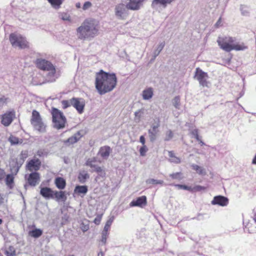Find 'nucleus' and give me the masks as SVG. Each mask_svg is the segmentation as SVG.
I'll return each mask as SVG.
<instances>
[{
	"mask_svg": "<svg viewBox=\"0 0 256 256\" xmlns=\"http://www.w3.org/2000/svg\"><path fill=\"white\" fill-rule=\"evenodd\" d=\"M146 1V0H129L127 6L130 10H138L143 6Z\"/></svg>",
	"mask_w": 256,
	"mask_h": 256,
	"instance_id": "dca6fc26",
	"label": "nucleus"
},
{
	"mask_svg": "<svg viewBox=\"0 0 256 256\" xmlns=\"http://www.w3.org/2000/svg\"><path fill=\"white\" fill-rule=\"evenodd\" d=\"M37 156H38L40 157L43 156L44 154V150H38L36 152Z\"/></svg>",
	"mask_w": 256,
	"mask_h": 256,
	"instance_id": "680f3d73",
	"label": "nucleus"
},
{
	"mask_svg": "<svg viewBox=\"0 0 256 256\" xmlns=\"http://www.w3.org/2000/svg\"><path fill=\"white\" fill-rule=\"evenodd\" d=\"M174 0H152L151 7L152 9L158 10V8H166L168 5L171 4Z\"/></svg>",
	"mask_w": 256,
	"mask_h": 256,
	"instance_id": "4468645a",
	"label": "nucleus"
},
{
	"mask_svg": "<svg viewBox=\"0 0 256 256\" xmlns=\"http://www.w3.org/2000/svg\"><path fill=\"white\" fill-rule=\"evenodd\" d=\"M25 180L28 184V186L34 187L36 186L40 181V174L38 172H31L29 174H26L24 176Z\"/></svg>",
	"mask_w": 256,
	"mask_h": 256,
	"instance_id": "9d476101",
	"label": "nucleus"
},
{
	"mask_svg": "<svg viewBox=\"0 0 256 256\" xmlns=\"http://www.w3.org/2000/svg\"><path fill=\"white\" fill-rule=\"evenodd\" d=\"M94 170H91V172H97L98 176L102 178H104L106 176V172L100 166H99L98 165L95 164L93 167Z\"/></svg>",
	"mask_w": 256,
	"mask_h": 256,
	"instance_id": "7c9ffc66",
	"label": "nucleus"
},
{
	"mask_svg": "<svg viewBox=\"0 0 256 256\" xmlns=\"http://www.w3.org/2000/svg\"><path fill=\"white\" fill-rule=\"evenodd\" d=\"M192 168L194 170L196 171L197 172L199 169H200L201 167L196 164H193L192 165Z\"/></svg>",
	"mask_w": 256,
	"mask_h": 256,
	"instance_id": "e2e57ef3",
	"label": "nucleus"
},
{
	"mask_svg": "<svg viewBox=\"0 0 256 256\" xmlns=\"http://www.w3.org/2000/svg\"><path fill=\"white\" fill-rule=\"evenodd\" d=\"M160 124L159 122L156 124H152L151 128L148 130V136L151 142H154L159 135L158 128Z\"/></svg>",
	"mask_w": 256,
	"mask_h": 256,
	"instance_id": "2eb2a0df",
	"label": "nucleus"
},
{
	"mask_svg": "<svg viewBox=\"0 0 256 256\" xmlns=\"http://www.w3.org/2000/svg\"><path fill=\"white\" fill-rule=\"evenodd\" d=\"M6 185L10 189H12L14 186V176L13 174H8L5 178Z\"/></svg>",
	"mask_w": 256,
	"mask_h": 256,
	"instance_id": "393cba45",
	"label": "nucleus"
},
{
	"mask_svg": "<svg viewBox=\"0 0 256 256\" xmlns=\"http://www.w3.org/2000/svg\"><path fill=\"white\" fill-rule=\"evenodd\" d=\"M190 134L196 138V139L198 141L200 139L198 134V130L194 129L191 131Z\"/></svg>",
	"mask_w": 256,
	"mask_h": 256,
	"instance_id": "37998d69",
	"label": "nucleus"
},
{
	"mask_svg": "<svg viewBox=\"0 0 256 256\" xmlns=\"http://www.w3.org/2000/svg\"><path fill=\"white\" fill-rule=\"evenodd\" d=\"M236 38L233 37H218L217 42L220 48L226 52H230L232 50H244L248 48V46L244 43L234 44Z\"/></svg>",
	"mask_w": 256,
	"mask_h": 256,
	"instance_id": "7ed1b4c3",
	"label": "nucleus"
},
{
	"mask_svg": "<svg viewBox=\"0 0 256 256\" xmlns=\"http://www.w3.org/2000/svg\"><path fill=\"white\" fill-rule=\"evenodd\" d=\"M140 142L143 144H144L145 143V138L144 136H141L140 138Z\"/></svg>",
	"mask_w": 256,
	"mask_h": 256,
	"instance_id": "0e129e2a",
	"label": "nucleus"
},
{
	"mask_svg": "<svg viewBox=\"0 0 256 256\" xmlns=\"http://www.w3.org/2000/svg\"><path fill=\"white\" fill-rule=\"evenodd\" d=\"M148 148H146V146L145 145H144L142 147L140 148V156H144Z\"/></svg>",
	"mask_w": 256,
	"mask_h": 256,
	"instance_id": "a18cd8bd",
	"label": "nucleus"
},
{
	"mask_svg": "<svg viewBox=\"0 0 256 256\" xmlns=\"http://www.w3.org/2000/svg\"><path fill=\"white\" fill-rule=\"evenodd\" d=\"M174 186L178 188V189H183L187 190H192V188L190 186H188L186 185L176 184Z\"/></svg>",
	"mask_w": 256,
	"mask_h": 256,
	"instance_id": "58836bf2",
	"label": "nucleus"
},
{
	"mask_svg": "<svg viewBox=\"0 0 256 256\" xmlns=\"http://www.w3.org/2000/svg\"><path fill=\"white\" fill-rule=\"evenodd\" d=\"M8 98L0 94V108L6 104Z\"/></svg>",
	"mask_w": 256,
	"mask_h": 256,
	"instance_id": "ea45409f",
	"label": "nucleus"
},
{
	"mask_svg": "<svg viewBox=\"0 0 256 256\" xmlns=\"http://www.w3.org/2000/svg\"><path fill=\"white\" fill-rule=\"evenodd\" d=\"M6 176V172L3 169L0 168V180H2Z\"/></svg>",
	"mask_w": 256,
	"mask_h": 256,
	"instance_id": "bf43d9fd",
	"label": "nucleus"
},
{
	"mask_svg": "<svg viewBox=\"0 0 256 256\" xmlns=\"http://www.w3.org/2000/svg\"><path fill=\"white\" fill-rule=\"evenodd\" d=\"M89 228V225L88 224H84V222L81 223V230L83 232L87 231Z\"/></svg>",
	"mask_w": 256,
	"mask_h": 256,
	"instance_id": "603ef678",
	"label": "nucleus"
},
{
	"mask_svg": "<svg viewBox=\"0 0 256 256\" xmlns=\"http://www.w3.org/2000/svg\"><path fill=\"white\" fill-rule=\"evenodd\" d=\"M58 18L63 20L70 21V16L66 12L58 13Z\"/></svg>",
	"mask_w": 256,
	"mask_h": 256,
	"instance_id": "f704fd0d",
	"label": "nucleus"
},
{
	"mask_svg": "<svg viewBox=\"0 0 256 256\" xmlns=\"http://www.w3.org/2000/svg\"><path fill=\"white\" fill-rule=\"evenodd\" d=\"M34 64L36 67L42 70L50 71V74L54 76L56 73V69L54 66L50 61L46 59L39 58H37Z\"/></svg>",
	"mask_w": 256,
	"mask_h": 256,
	"instance_id": "0eeeda50",
	"label": "nucleus"
},
{
	"mask_svg": "<svg viewBox=\"0 0 256 256\" xmlns=\"http://www.w3.org/2000/svg\"><path fill=\"white\" fill-rule=\"evenodd\" d=\"M172 103L176 108L180 109V96H175L172 100Z\"/></svg>",
	"mask_w": 256,
	"mask_h": 256,
	"instance_id": "473e14b6",
	"label": "nucleus"
},
{
	"mask_svg": "<svg viewBox=\"0 0 256 256\" xmlns=\"http://www.w3.org/2000/svg\"><path fill=\"white\" fill-rule=\"evenodd\" d=\"M86 166H89L92 168H93V167L95 165L94 164V161H92V160H91V159H88L86 161Z\"/></svg>",
	"mask_w": 256,
	"mask_h": 256,
	"instance_id": "6e6d98bb",
	"label": "nucleus"
},
{
	"mask_svg": "<svg viewBox=\"0 0 256 256\" xmlns=\"http://www.w3.org/2000/svg\"><path fill=\"white\" fill-rule=\"evenodd\" d=\"M15 116V112L9 111L1 116V123L5 126H9L14 120Z\"/></svg>",
	"mask_w": 256,
	"mask_h": 256,
	"instance_id": "ddd939ff",
	"label": "nucleus"
},
{
	"mask_svg": "<svg viewBox=\"0 0 256 256\" xmlns=\"http://www.w3.org/2000/svg\"><path fill=\"white\" fill-rule=\"evenodd\" d=\"M228 202V199L226 196H217L214 198L211 203L213 205H219L222 206H226Z\"/></svg>",
	"mask_w": 256,
	"mask_h": 256,
	"instance_id": "a211bd4d",
	"label": "nucleus"
},
{
	"mask_svg": "<svg viewBox=\"0 0 256 256\" xmlns=\"http://www.w3.org/2000/svg\"><path fill=\"white\" fill-rule=\"evenodd\" d=\"M40 194L45 199L48 200V198L52 189L48 186L42 187L40 186Z\"/></svg>",
	"mask_w": 256,
	"mask_h": 256,
	"instance_id": "4be33fe9",
	"label": "nucleus"
},
{
	"mask_svg": "<svg viewBox=\"0 0 256 256\" xmlns=\"http://www.w3.org/2000/svg\"><path fill=\"white\" fill-rule=\"evenodd\" d=\"M69 216L67 215H64L62 218V220L61 224L62 225L66 224V223L68 222Z\"/></svg>",
	"mask_w": 256,
	"mask_h": 256,
	"instance_id": "5fc2aeb1",
	"label": "nucleus"
},
{
	"mask_svg": "<svg viewBox=\"0 0 256 256\" xmlns=\"http://www.w3.org/2000/svg\"><path fill=\"white\" fill-rule=\"evenodd\" d=\"M108 230H106L105 229H104V230L102 232V236L106 237L107 235H108Z\"/></svg>",
	"mask_w": 256,
	"mask_h": 256,
	"instance_id": "774afa93",
	"label": "nucleus"
},
{
	"mask_svg": "<svg viewBox=\"0 0 256 256\" xmlns=\"http://www.w3.org/2000/svg\"><path fill=\"white\" fill-rule=\"evenodd\" d=\"M153 96L152 88H151L144 90L142 92V97L145 100H148L152 98Z\"/></svg>",
	"mask_w": 256,
	"mask_h": 256,
	"instance_id": "cd10ccee",
	"label": "nucleus"
},
{
	"mask_svg": "<svg viewBox=\"0 0 256 256\" xmlns=\"http://www.w3.org/2000/svg\"><path fill=\"white\" fill-rule=\"evenodd\" d=\"M9 40L12 46L18 47L20 49H24L28 48V42L26 38L22 35L16 33H12L10 34Z\"/></svg>",
	"mask_w": 256,
	"mask_h": 256,
	"instance_id": "423d86ee",
	"label": "nucleus"
},
{
	"mask_svg": "<svg viewBox=\"0 0 256 256\" xmlns=\"http://www.w3.org/2000/svg\"><path fill=\"white\" fill-rule=\"evenodd\" d=\"M70 104L73 106L80 114V100L79 98H73L70 100Z\"/></svg>",
	"mask_w": 256,
	"mask_h": 256,
	"instance_id": "c756f323",
	"label": "nucleus"
},
{
	"mask_svg": "<svg viewBox=\"0 0 256 256\" xmlns=\"http://www.w3.org/2000/svg\"><path fill=\"white\" fill-rule=\"evenodd\" d=\"M4 254L6 256H15L16 255V250L13 246H10L8 249L4 250Z\"/></svg>",
	"mask_w": 256,
	"mask_h": 256,
	"instance_id": "2f4dec72",
	"label": "nucleus"
},
{
	"mask_svg": "<svg viewBox=\"0 0 256 256\" xmlns=\"http://www.w3.org/2000/svg\"><path fill=\"white\" fill-rule=\"evenodd\" d=\"M128 8L127 4L125 5L124 4H117L114 8L115 15L116 17L120 20H124L128 16Z\"/></svg>",
	"mask_w": 256,
	"mask_h": 256,
	"instance_id": "1a4fd4ad",
	"label": "nucleus"
},
{
	"mask_svg": "<svg viewBox=\"0 0 256 256\" xmlns=\"http://www.w3.org/2000/svg\"><path fill=\"white\" fill-rule=\"evenodd\" d=\"M90 178V175L88 173L81 174V184L85 182L86 180Z\"/></svg>",
	"mask_w": 256,
	"mask_h": 256,
	"instance_id": "79ce46f5",
	"label": "nucleus"
},
{
	"mask_svg": "<svg viewBox=\"0 0 256 256\" xmlns=\"http://www.w3.org/2000/svg\"><path fill=\"white\" fill-rule=\"evenodd\" d=\"M146 184H164V181L162 180H157L154 178H148L146 180Z\"/></svg>",
	"mask_w": 256,
	"mask_h": 256,
	"instance_id": "72a5a7b5",
	"label": "nucleus"
},
{
	"mask_svg": "<svg viewBox=\"0 0 256 256\" xmlns=\"http://www.w3.org/2000/svg\"><path fill=\"white\" fill-rule=\"evenodd\" d=\"M170 161L176 164H179L180 162V159L176 156H174L172 158H171Z\"/></svg>",
	"mask_w": 256,
	"mask_h": 256,
	"instance_id": "4d7b16f0",
	"label": "nucleus"
},
{
	"mask_svg": "<svg viewBox=\"0 0 256 256\" xmlns=\"http://www.w3.org/2000/svg\"><path fill=\"white\" fill-rule=\"evenodd\" d=\"M4 203V194H0V206Z\"/></svg>",
	"mask_w": 256,
	"mask_h": 256,
	"instance_id": "69168bd1",
	"label": "nucleus"
},
{
	"mask_svg": "<svg viewBox=\"0 0 256 256\" xmlns=\"http://www.w3.org/2000/svg\"><path fill=\"white\" fill-rule=\"evenodd\" d=\"M67 198L65 191L62 190H52L48 200H54L58 202H64Z\"/></svg>",
	"mask_w": 256,
	"mask_h": 256,
	"instance_id": "f8f14e48",
	"label": "nucleus"
},
{
	"mask_svg": "<svg viewBox=\"0 0 256 256\" xmlns=\"http://www.w3.org/2000/svg\"><path fill=\"white\" fill-rule=\"evenodd\" d=\"M30 124L34 129L38 132L44 133L46 132V125L42 122L40 112L36 110L32 112Z\"/></svg>",
	"mask_w": 256,
	"mask_h": 256,
	"instance_id": "39448f33",
	"label": "nucleus"
},
{
	"mask_svg": "<svg viewBox=\"0 0 256 256\" xmlns=\"http://www.w3.org/2000/svg\"><path fill=\"white\" fill-rule=\"evenodd\" d=\"M112 152V149L110 146H102L98 152V154L104 159H107Z\"/></svg>",
	"mask_w": 256,
	"mask_h": 256,
	"instance_id": "aec40b11",
	"label": "nucleus"
},
{
	"mask_svg": "<svg viewBox=\"0 0 256 256\" xmlns=\"http://www.w3.org/2000/svg\"><path fill=\"white\" fill-rule=\"evenodd\" d=\"M92 3L90 2H86L84 3L82 9L84 10H86L90 8L92 6Z\"/></svg>",
	"mask_w": 256,
	"mask_h": 256,
	"instance_id": "8fccbe9b",
	"label": "nucleus"
},
{
	"mask_svg": "<svg viewBox=\"0 0 256 256\" xmlns=\"http://www.w3.org/2000/svg\"><path fill=\"white\" fill-rule=\"evenodd\" d=\"M88 192V186H81V194H86Z\"/></svg>",
	"mask_w": 256,
	"mask_h": 256,
	"instance_id": "13d9d810",
	"label": "nucleus"
},
{
	"mask_svg": "<svg viewBox=\"0 0 256 256\" xmlns=\"http://www.w3.org/2000/svg\"><path fill=\"white\" fill-rule=\"evenodd\" d=\"M197 173H198L199 174L201 175H206V172L204 170V168H200V169H199L198 170Z\"/></svg>",
	"mask_w": 256,
	"mask_h": 256,
	"instance_id": "052dcab7",
	"label": "nucleus"
},
{
	"mask_svg": "<svg viewBox=\"0 0 256 256\" xmlns=\"http://www.w3.org/2000/svg\"><path fill=\"white\" fill-rule=\"evenodd\" d=\"M164 46H165L164 42H162L158 44L156 49L154 51V52L153 53L152 58L151 59V60H150L151 61H153L156 59V57L158 56L162 50Z\"/></svg>",
	"mask_w": 256,
	"mask_h": 256,
	"instance_id": "a878e982",
	"label": "nucleus"
},
{
	"mask_svg": "<svg viewBox=\"0 0 256 256\" xmlns=\"http://www.w3.org/2000/svg\"><path fill=\"white\" fill-rule=\"evenodd\" d=\"M43 234V231L40 228H34L28 232V234L32 238H40Z\"/></svg>",
	"mask_w": 256,
	"mask_h": 256,
	"instance_id": "b1692460",
	"label": "nucleus"
},
{
	"mask_svg": "<svg viewBox=\"0 0 256 256\" xmlns=\"http://www.w3.org/2000/svg\"><path fill=\"white\" fill-rule=\"evenodd\" d=\"M117 78L114 73H109L100 70L96 74L95 87L100 95L112 91L116 86Z\"/></svg>",
	"mask_w": 256,
	"mask_h": 256,
	"instance_id": "f257e3e1",
	"label": "nucleus"
},
{
	"mask_svg": "<svg viewBox=\"0 0 256 256\" xmlns=\"http://www.w3.org/2000/svg\"><path fill=\"white\" fill-rule=\"evenodd\" d=\"M146 204V197L144 196L138 198L136 200H133L130 204V206L142 207Z\"/></svg>",
	"mask_w": 256,
	"mask_h": 256,
	"instance_id": "6ab92c4d",
	"label": "nucleus"
},
{
	"mask_svg": "<svg viewBox=\"0 0 256 256\" xmlns=\"http://www.w3.org/2000/svg\"><path fill=\"white\" fill-rule=\"evenodd\" d=\"M206 189V188L201 186H196L194 188V190L196 191L200 192Z\"/></svg>",
	"mask_w": 256,
	"mask_h": 256,
	"instance_id": "864d4df0",
	"label": "nucleus"
},
{
	"mask_svg": "<svg viewBox=\"0 0 256 256\" xmlns=\"http://www.w3.org/2000/svg\"><path fill=\"white\" fill-rule=\"evenodd\" d=\"M54 184L59 190H63L66 187V180L63 178L57 177L54 180Z\"/></svg>",
	"mask_w": 256,
	"mask_h": 256,
	"instance_id": "5701e85b",
	"label": "nucleus"
},
{
	"mask_svg": "<svg viewBox=\"0 0 256 256\" xmlns=\"http://www.w3.org/2000/svg\"><path fill=\"white\" fill-rule=\"evenodd\" d=\"M113 221V218H110L106 222L104 229L108 230L110 225L112 224Z\"/></svg>",
	"mask_w": 256,
	"mask_h": 256,
	"instance_id": "c03bdc74",
	"label": "nucleus"
},
{
	"mask_svg": "<svg viewBox=\"0 0 256 256\" xmlns=\"http://www.w3.org/2000/svg\"><path fill=\"white\" fill-rule=\"evenodd\" d=\"M221 20H222V18H220L216 22V23L215 24V26L216 27H218L220 26V24H221Z\"/></svg>",
	"mask_w": 256,
	"mask_h": 256,
	"instance_id": "338daca9",
	"label": "nucleus"
},
{
	"mask_svg": "<svg viewBox=\"0 0 256 256\" xmlns=\"http://www.w3.org/2000/svg\"><path fill=\"white\" fill-rule=\"evenodd\" d=\"M240 9L242 14V15H244V16L248 15L249 12H248V8L247 6H244V5H241Z\"/></svg>",
	"mask_w": 256,
	"mask_h": 256,
	"instance_id": "e433bc0d",
	"label": "nucleus"
},
{
	"mask_svg": "<svg viewBox=\"0 0 256 256\" xmlns=\"http://www.w3.org/2000/svg\"><path fill=\"white\" fill-rule=\"evenodd\" d=\"M41 161L38 158H34L26 162V169L30 172H37L40 168Z\"/></svg>",
	"mask_w": 256,
	"mask_h": 256,
	"instance_id": "9b49d317",
	"label": "nucleus"
},
{
	"mask_svg": "<svg viewBox=\"0 0 256 256\" xmlns=\"http://www.w3.org/2000/svg\"><path fill=\"white\" fill-rule=\"evenodd\" d=\"M51 6L56 10H58L64 0H47Z\"/></svg>",
	"mask_w": 256,
	"mask_h": 256,
	"instance_id": "c85d7f7f",
	"label": "nucleus"
},
{
	"mask_svg": "<svg viewBox=\"0 0 256 256\" xmlns=\"http://www.w3.org/2000/svg\"><path fill=\"white\" fill-rule=\"evenodd\" d=\"M28 157V150H22L19 155V158L25 160Z\"/></svg>",
	"mask_w": 256,
	"mask_h": 256,
	"instance_id": "4c0bfd02",
	"label": "nucleus"
},
{
	"mask_svg": "<svg viewBox=\"0 0 256 256\" xmlns=\"http://www.w3.org/2000/svg\"><path fill=\"white\" fill-rule=\"evenodd\" d=\"M99 22L93 18L86 20L81 26V39H90L98 34Z\"/></svg>",
	"mask_w": 256,
	"mask_h": 256,
	"instance_id": "f03ea898",
	"label": "nucleus"
},
{
	"mask_svg": "<svg viewBox=\"0 0 256 256\" xmlns=\"http://www.w3.org/2000/svg\"><path fill=\"white\" fill-rule=\"evenodd\" d=\"M62 108L64 109H66L70 106V102L68 100H63L62 102Z\"/></svg>",
	"mask_w": 256,
	"mask_h": 256,
	"instance_id": "de8ad7c7",
	"label": "nucleus"
},
{
	"mask_svg": "<svg viewBox=\"0 0 256 256\" xmlns=\"http://www.w3.org/2000/svg\"><path fill=\"white\" fill-rule=\"evenodd\" d=\"M24 161L20 158H12V162L14 164H10L11 172H14V174H16Z\"/></svg>",
	"mask_w": 256,
	"mask_h": 256,
	"instance_id": "f3484780",
	"label": "nucleus"
},
{
	"mask_svg": "<svg viewBox=\"0 0 256 256\" xmlns=\"http://www.w3.org/2000/svg\"><path fill=\"white\" fill-rule=\"evenodd\" d=\"M80 196V185L77 184L74 188V197H76V196Z\"/></svg>",
	"mask_w": 256,
	"mask_h": 256,
	"instance_id": "49530a36",
	"label": "nucleus"
},
{
	"mask_svg": "<svg viewBox=\"0 0 256 256\" xmlns=\"http://www.w3.org/2000/svg\"><path fill=\"white\" fill-rule=\"evenodd\" d=\"M102 214H98L94 219V222L95 224L98 225L100 224L102 218Z\"/></svg>",
	"mask_w": 256,
	"mask_h": 256,
	"instance_id": "09e8293b",
	"label": "nucleus"
},
{
	"mask_svg": "<svg viewBox=\"0 0 256 256\" xmlns=\"http://www.w3.org/2000/svg\"><path fill=\"white\" fill-rule=\"evenodd\" d=\"M174 136V134L171 130H168L166 132V136L164 138V141L170 140Z\"/></svg>",
	"mask_w": 256,
	"mask_h": 256,
	"instance_id": "c9c22d12",
	"label": "nucleus"
},
{
	"mask_svg": "<svg viewBox=\"0 0 256 256\" xmlns=\"http://www.w3.org/2000/svg\"><path fill=\"white\" fill-rule=\"evenodd\" d=\"M142 112V110H140L134 112L135 115V120H138V121L140 120V119L141 117L140 113Z\"/></svg>",
	"mask_w": 256,
	"mask_h": 256,
	"instance_id": "3c124183",
	"label": "nucleus"
},
{
	"mask_svg": "<svg viewBox=\"0 0 256 256\" xmlns=\"http://www.w3.org/2000/svg\"><path fill=\"white\" fill-rule=\"evenodd\" d=\"M51 114L54 128L57 130L64 128L66 122V118L63 112L57 108H52Z\"/></svg>",
	"mask_w": 256,
	"mask_h": 256,
	"instance_id": "20e7f679",
	"label": "nucleus"
},
{
	"mask_svg": "<svg viewBox=\"0 0 256 256\" xmlns=\"http://www.w3.org/2000/svg\"><path fill=\"white\" fill-rule=\"evenodd\" d=\"M76 135L80 136V130H78L74 136L69 138L66 140H64V144L66 146H70L71 144H75L76 142L80 138V137L78 138Z\"/></svg>",
	"mask_w": 256,
	"mask_h": 256,
	"instance_id": "412c9836",
	"label": "nucleus"
},
{
	"mask_svg": "<svg viewBox=\"0 0 256 256\" xmlns=\"http://www.w3.org/2000/svg\"><path fill=\"white\" fill-rule=\"evenodd\" d=\"M182 173L181 172H176L170 175V176L172 178V179H176V180H181L182 178Z\"/></svg>",
	"mask_w": 256,
	"mask_h": 256,
	"instance_id": "a19ab883",
	"label": "nucleus"
},
{
	"mask_svg": "<svg viewBox=\"0 0 256 256\" xmlns=\"http://www.w3.org/2000/svg\"><path fill=\"white\" fill-rule=\"evenodd\" d=\"M208 77L206 72H204L199 68H196L194 78L198 81L200 86L203 87H209L210 82L207 81Z\"/></svg>",
	"mask_w": 256,
	"mask_h": 256,
	"instance_id": "6e6552de",
	"label": "nucleus"
},
{
	"mask_svg": "<svg viewBox=\"0 0 256 256\" xmlns=\"http://www.w3.org/2000/svg\"><path fill=\"white\" fill-rule=\"evenodd\" d=\"M8 142L10 143L12 146L20 144L22 143V139H20L18 137L10 135L8 138Z\"/></svg>",
	"mask_w": 256,
	"mask_h": 256,
	"instance_id": "bb28decb",
	"label": "nucleus"
}]
</instances>
